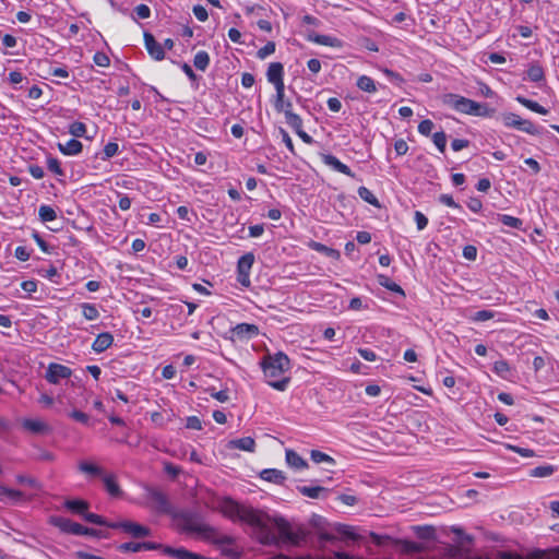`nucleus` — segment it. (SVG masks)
Returning a JSON list of instances; mask_svg holds the SVG:
<instances>
[{
    "instance_id": "24",
    "label": "nucleus",
    "mask_w": 559,
    "mask_h": 559,
    "mask_svg": "<svg viewBox=\"0 0 559 559\" xmlns=\"http://www.w3.org/2000/svg\"><path fill=\"white\" fill-rule=\"evenodd\" d=\"M455 493V499L452 498V501L457 504V507H467L477 495V491H453Z\"/></svg>"
},
{
    "instance_id": "5",
    "label": "nucleus",
    "mask_w": 559,
    "mask_h": 559,
    "mask_svg": "<svg viewBox=\"0 0 559 559\" xmlns=\"http://www.w3.org/2000/svg\"><path fill=\"white\" fill-rule=\"evenodd\" d=\"M138 503L157 514L174 515L177 507L166 491H146Z\"/></svg>"
},
{
    "instance_id": "10",
    "label": "nucleus",
    "mask_w": 559,
    "mask_h": 559,
    "mask_svg": "<svg viewBox=\"0 0 559 559\" xmlns=\"http://www.w3.org/2000/svg\"><path fill=\"white\" fill-rule=\"evenodd\" d=\"M266 78L270 83H272L275 87V91L281 92L285 88L284 85V67L281 62H272L266 71Z\"/></svg>"
},
{
    "instance_id": "13",
    "label": "nucleus",
    "mask_w": 559,
    "mask_h": 559,
    "mask_svg": "<svg viewBox=\"0 0 559 559\" xmlns=\"http://www.w3.org/2000/svg\"><path fill=\"white\" fill-rule=\"evenodd\" d=\"M144 45L150 56L157 61L165 58V51L162 44L157 43L155 37L148 33H144Z\"/></svg>"
},
{
    "instance_id": "23",
    "label": "nucleus",
    "mask_w": 559,
    "mask_h": 559,
    "mask_svg": "<svg viewBox=\"0 0 559 559\" xmlns=\"http://www.w3.org/2000/svg\"><path fill=\"white\" fill-rule=\"evenodd\" d=\"M64 507L72 513L83 516L88 509V502L82 499H68L64 501Z\"/></svg>"
},
{
    "instance_id": "58",
    "label": "nucleus",
    "mask_w": 559,
    "mask_h": 559,
    "mask_svg": "<svg viewBox=\"0 0 559 559\" xmlns=\"http://www.w3.org/2000/svg\"><path fill=\"white\" fill-rule=\"evenodd\" d=\"M186 427L188 429L201 430L202 429V421L197 416H189L187 418Z\"/></svg>"
},
{
    "instance_id": "59",
    "label": "nucleus",
    "mask_w": 559,
    "mask_h": 559,
    "mask_svg": "<svg viewBox=\"0 0 559 559\" xmlns=\"http://www.w3.org/2000/svg\"><path fill=\"white\" fill-rule=\"evenodd\" d=\"M467 207L472 212L478 213L483 209V203H481L480 199H478V198H469V200L467 201Z\"/></svg>"
},
{
    "instance_id": "8",
    "label": "nucleus",
    "mask_w": 559,
    "mask_h": 559,
    "mask_svg": "<svg viewBox=\"0 0 559 559\" xmlns=\"http://www.w3.org/2000/svg\"><path fill=\"white\" fill-rule=\"evenodd\" d=\"M110 528L121 530L122 532L129 534L133 538H144L152 535V531L150 527L142 525L140 523L133 521H119L110 524Z\"/></svg>"
},
{
    "instance_id": "3",
    "label": "nucleus",
    "mask_w": 559,
    "mask_h": 559,
    "mask_svg": "<svg viewBox=\"0 0 559 559\" xmlns=\"http://www.w3.org/2000/svg\"><path fill=\"white\" fill-rule=\"evenodd\" d=\"M260 366L269 385L277 391H285L290 381L289 377L284 374L290 369V360L283 352L266 354Z\"/></svg>"
},
{
    "instance_id": "40",
    "label": "nucleus",
    "mask_w": 559,
    "mask_h": 559,
    "mask_svg": "<svg viewBox=\"0 0 559 559\" xmlns=\"http://www.w3.org/2000/svg\"><path fill=\"white\" fill-rule=\"evenodd\" d=\"M83 519L90 523H93L96 525H102V526H107V527H110V524L114 523V522L106 521L103 516H100L98 514L88 513V512L84 513Z\"/></svg>"
},
{
    "instance_id": "2",
    "label": "nucleus",
    "mask_w": 559,
    "mask_h": 559,
    "mask_svg": "<svg viewBox=\"0 0 559 559\" xmlns=\"http://www.w3.org/2000/svg\"><path fill=\"white\" fill-rule=\"evenodd\" d=\"M173 518L179 521L182 531L186 533L197 534L217 544L231 545L234 543L230 536L222 535L217 537L215 528L206 524L199 512L177 509Z\"/></svg>"
},
{
    "instance_id": "63",
    "label": "nucleus",
    "mask_w": 559,
    "mask_h": 559,
    "mask_svg": "<svg viewBox=\"0 0 559 559\" xmlns=\"http://www.w3.org/2000/svg\"><path fill=\"white\" fill-rule=\"evenodd\" d=\"M394 150L397 155H405L408 151V145L403 139H400L394 143Z\"/></svg>"
},
{
    "instance_id": "26",
    "label": "nucleus",
    "mask_w": 559,
    "mask_h": 559,
    "mask_svg": "<svg viewBox=\"0 0 559 559\" xmlns=\"http://www.w3.org/2000/svg\"><path fill=\"white\" fill-rule=\"evenodd\" d=\"M309 40H311L316 44L329 46V47H338L341 45V43L337 38L328 36V35H319V34L310 35Z\"/></svg>"
},
{
    "instance_id": "61",
    "label": "nucleus",
    "mask_w": 559,
    "mask_h": 559,
    "mask_svg": "<svg viewBox=\"0 0 559 559\" xmlns=\"http://www.w3.org/2000/svg\"><path fill=\"white\" fill-rule=\"evenodd\" d=\"M495 317L493 312L490 311V310H480V311H477L475 314H474V320L475 321H487V320H490Z\"/></svg>"
},
{
    "instance_id": "29",
    "label": "nucleus",
    "mask_w": 559,
    "mask_h": 559,
    "mask_svg": "<svg viewBox=\"0 0 559 559\" xmlns=\"http://www.w3.org/2000/svg\"><path fill=\"white\" fill-rule=\"evenodd\" d=\"M82 314L88 321H94L99 318V311L94 304L83 302L81 304Z\"/></svg>"
},
{
    "instance_id": "49",
    "label": "nucleus",
    "mask_w": 559,
    "mask_h": 559,
    "mask_svg": "<svg viewBox=\"0 0 559 559\" xmlns=\"http://www.w3.org/2000/svg\"><path fill=\"white\" fill-rule=\"evenodd\" d=\"M119 151V145L116 142H109L104 147V156L102 157L104 160L114 157Z\"/></svg>"
},
{
    "instance_id": "36",
    "label": "nucleus",
    "mask_w": 559,
    "mask_h": 559,
    "mask_svg": "<svg viewBox=\"0 0 559 559\" xmlns=\"http://www.w3.org/2000/svg\"><path fill=\"white\" fill-rule=\"evenodd\" d=\"M358 195L367 203L371 204V205H374V206H380L379 204V201L378 199L376 198V195L366 187H359L358 188Z\"/></svg>"
},
{
    "instance_id": "39",
    "label": "nucleus",
    "mask_w": 559,
    "mask_h": 559,
    "mask_svg": "<svg viewBox=\"0 0 559 559\" xmlns=\"http://www.w3.org/2000/svg\"><path fill=\"white\" fill-rule=\"evenodd\" d=\"M499 221L503 225H506L508 227L516 228V229H520L523 225V222L520 218L511 216V215H507V214H500Z\"/></svg>"
},
{
    "instance_id": "54",
    "label": "nucleus",
    "mask_w": 559,
    "mask_h": 559,
    "mask_svg": "<svg viewBox=\"0 0 559 559\" xmlns=\"http://www.w3.org/2000/svg\"><path fill=\"white\" fill-rule=\"evenodd\" d=\"M94 62L99 66V67H108L110 64V60H109V57L105 53V52H96L94 55Z\"/></svg>"
},
{
    "instance_id": "15",
    "label": "nucleus",
    "mask_w": 559,
    "mask_h": 559,
    "mask_svg": "<svg viewBox=\"0 0 559 559\" xmlns=\"http://www.w3.org/2000/svg\"><path fill=\"white\" fill-rule=\"evenodd\" d=\"M285 461L286 464L295 471H304L309 468L307 461L292 449H287L285 451Z\"/></svg>"
},
{
    "instance_id": "22",
    "label": "nucleus",
    "mask_w": 559,
    "mask_h": 559,
    "mask_svg": "<svg viewBox=\"0 0 559 559\" xmlns=\"http://www.w3.org/2000/svg\"><path fill=\"white\" fill-rule=\"evenodd\" d=\"M229 448L238 449V450H242V451L252 453L255 451V441L251 437H243V438L231 440L229 442Z\"/></svg>"
},
{
    "instance_id": "6",
    "label": "nucleus",
    "mask_w": 559,
    "mask_h": 559,
    "mask_svg": "<svg viewBox=\"0 0 559 559\" xmlns=\"http://www.w3.org/2000/svg\"><path fill=\"white\" fill-rule=\"evenodd\" d=\"M274 108L277 112H283L285 115L286 123L289 127H299L300 116L293 112L292 102L285 100V88L282 90L281 96L278 92H276Z\"/></svg>"
},
{
    "instance_id": "37",
    "label": "nucleus",
    "mask_w": 559,
    "mask_h": 559,
    "mask_svg": "<svg viewBox=\"0 0 559 559\" xmlns=\"http://www.w3.org/2000/svg\"><path fill=\"white\" fill-rule=\"evenodd\" d=\"M471 559H524V558L522 556L511 552V551L499 550L496 552L493 558L486 557V556H475Z\"/></svg>"
},
{
    "instance_id": "64",
    "label": "nucleus",
    "mask_w": 559,
    "mask_h": 559,
    "mask_svg": "<svg viewBox=\"0 0 559 559\" xmlns=\"http://www.w3.org/2000/svg\"><path fill=\"white\" fill-rule=\"evenodd\" d=\"M358 353L367 361H374L377 359V355L372 349L359 348Z\"/></svg>"
},
{
    "instance_id": "7",
    "label": "nucleus",
    "mask_w": 559,
    "mask_h": 559,
    "mask_svg": "<svg viewBox=\"0 0 559 559\" xmlns=\"http://www.w3.org/2000/svg\"><path fill=\"white\" fill-rule=\"evenodd\" d=\"M501 120L507 128H514L531 135L539 133L538 129L532 121L522 119L516 114L504 112L501 115Z\"/></svg>"
},
{
    "instance_id": "42",
    "label": "nucleus",
    "mask_w": 559,
    "mask_h": 559,
    "mask_svg": "<svg viewBox=\"0 0 559 559\" xmlns=\"http://www.w3.org/2000/svg\"><path fill=\"white\" fill-rule=\"evenodd\" d=\"M555 468L551 465L537 466L531 469L530 475L534 477H547L552 475Z\"/></svg>"
},
{
    "instance_id": "16",
    "label": "nucleus",
    "mask_w": 559,
    "mask_h": 559,
    "mask_svg": "<svg viewBox=\"0 0 559 559\" xmlns=\"http://www.w3.org/2000/svg\"><path fill=\"white\" fill-rule=\"evenodd\" d=\"M261 479L272 483L276 486H284L286 480V475L283 471L276 468H267L263 469L260 473Z\"/></svg>"
},
{
    "instance_id": "27",
    "label": "nucleus",
    "mask_w": 559,
    "mask_h": 559,
    "mask_svg": "<svg viewBox=\"0 0 559 559\" xmlns=\"http://www.w3.org/2000/svg\"><path fill=\"white\" fill-rule=\"evenodd\" d=\"M254 262L253 253L243 254L237 263V273H250V270Z\"/></svg>"
},
{
    "instance_id": "11",
    "label": "nucleus",
    "mask_w": 559,
    "mask_h": 559,
    "mask_svg": "<svg viewBox=\"0 0 559 559\" xmlns=\"http://www.w3.org/2000/svg\"><path fill=\"white\" fill-rule=\"evenodd\" d=\"M51 523L56 527L60 528L62 532L68 533V534L81 536V535H83V533L86 532V531H83V525H81L76 522H73L69 519L62 518V516L51 518Z\"/></svg>"
},
{
    "instance_id": "17",
    "label": "nucleus",
    "mask_w": 559,
    "mask_h": 559,
    "mask_svg": "<svg viewBox=\"0 0 559 559\" xmlns=\"http://www.w3.org/2000/svg\"><path fill=\"white\" fill-rule=\"evenodd\" d=\"M28 499L24 491H0V502L4 504H20Z\"/></svg>"
},
{
    "instance_id": "28",
    "label": "nucleus",
    "mask_w": 559,
    "mask_h": 559,
    "mask_svg": "<svg viewBox=\"0 0 559 559\" xmlns=\"http://www.w3.org/2000/svg\"><path fill=\"white\" fill-rule=\"evenodd\" d=\"M357 87L367 93H376V82L368 75H361L357 80Z\"/></svg>"
},
{
    "instance_id": "38",
    "label": "nucleus",
    "mask_w": 559,
    "mask_h": 559,
    "mask_svg": "<svg viewBox=\"0 0 559 559\" xmlns=\"http://www.w3.org/2000/svg\"><path fill=\"white\" fill-rule=\"evenodd\" d=\"M79 469L85 474L91 475V476H102L103 475L102 469L97 465L90 463V462H81L79 464Z\"/></svg>"
},
{
    "instance_id": "60",
    "label": "nucleus",
    "mask_w": 559,
    "mask_h": 559,
    "mask_svg": "<svg viewBox=\"0 0 559 559\" xmlns=\"http://www.w3.org/2000/svg\"><path fill=\"white\" fill-rule=\"evenodd\" d=\"M415 222L418 230H423L426 228L428 224V218L419 211L415 212Z\"/></svg>"
},
{
    "instance_id": "31",
    "label": "nucleus",
    "mask_w": 559,
    "mask_h": 559,
    "mask_svg": "<svg viewBox=\"0 0 559 559\" xmlns=\"http://www.w3.org/2000/svg\"><path fill=\"white\" fill-rule=\"evenodd\" d=\"M516 100L521 105L525 106L526 108L531 109L534 112H537V114H540V115H546L548 112V110L546 108H544L543 106H540L537 102L527 99V98H525L523 96H518Z\"/></svg>"
},
{
    "instance_id": "4",
    "label": "nucleus",
    "mask_w": 559,
    "mask_h": 559,
    "mask_svg": "<svg viewBox=\"0 0 559 559\" xmlns=\"http://www.w3.org/2000/svg\"><path fill=\"white\" fill-rule=\"evenodd\" d=\"M442 102L444 105L461 114L476 117H491L495 111L486 104H480L464 96L452 93L443 95Z\"/></svg>"
},
{
    "instance_id": "1",
    "label": "nucleus",
    "mask_w": 559,
    "mask_h": 559,
    "mask_svg": "<svg viewBox=\"0 0 559 559\" xmlns=\"http://www.w3.org/2000/svg\"><path fill=\"white\" fill-rule=\"evenodd\" d=\"M205 504L233 521L239 520L251 525L255 538L264 546L299 547L307 540L309 534L302 525H293L282 516L272 518L262 511L240 504L229 497H212Z\"/></svg>"
},
{
    "instance_id": "55",
    "label": "nucleus",
    "mask_w": 559,
    "mask_h": 559,
    "mask_svg": "<svg viewBox=\"0 0 559 559\" xmlns=\"http://www.w3.org/2000/svg\"><path fill=\"white\" fill-rule=\"evenodd\" d=\"M212 397L221 403H225L229 400L228 392L226 390L215 391L214 389L209 390Z\"/></svg>"
},
{
    "instance_id": "21",
    "label": "nucleus",
    "mask_w": 559,
    "mask_h": 559,
    "mask_svg": "<svg viewBox=\"0 0 559 559\" xmlns=\"http://www.w3.org/2000/svg\"><path fill=\"white\" fill-rule=\"evenodd\" d=\"M22 426L33 433H46L50 431V427L39 419H24Z\"/></svg>"
},
{
    "instance_id": "46",
    "label": "nucleus",
    "mask_w": 559,
    "mask_h": 559,
    "mask_svg": "<svg viewBox=\"0 0 559 559\" xmlns=\"http://www.w3.org/2000/svg\"><path fill=\"white\" fill-rule=\"evenodd\" d=\"M492 370L498 376L507 378V374L510 372V366L506 360H498L493 364Z\"/></svg>"
},
{
    "instance_id": "25",
    "label": "nucleus",
    "mask_w": 559,
    "mask_h": 559,
    "mask_svg": "<svg viewBox=\"0 0 559 559\" xmlns=\"http://www.w3.org/2000/svg\"><path fill=\"white\" fill-rule=\"evenodd\" d=\"M163 552L167 556L175 557L177 559H193L194 552L187 550L186 548H173L165 546Z\"/></svg>"
},
{
    "instance_id": "35",
    "label": "nucleus",
    "mask_w": 559,
    "mask_h": 559,
    "mask_svg": "<svg viewBox=\"0 0 559 559\" xmlns=\"http://www.w3.org/2000/svg\"><path fill=\"white\" fill-rule=\"evenodd\" d=\"M312 248L316 251L321 252V253H323L326 257L332 258V259H338L340 255H341L340 251H337V250H335L333 248L326 247L325 245L320 243V242H313L312 243Z\"/></svg>"
},
{
    "instance_id": "57",
    "label": "nucleus",
    "mask_w": 559,
    "mask_h": 559,
    "mask_svg": "<svg viewBox=\"0 0 559 559\" xmlns=\"http://www.w3.org/2000/svg\"><path fill=\"white\" fill-rule=\"evenodd\" d=\"M134 12L139 19L145 20L151 16V9L146 4H139L135 7Z\"/></svg>"
},
{
    "instance_id": "19",
    "label": "nucleus",
    "mask_w": 559,
    "mask_h": 559,
    "mask_svg": "<svg viewBox=\"0 0 559 559\" xmlns=\"http://www.w3.org/2000/svg\"><path fill=\"white\" fill-rule=\"evenodd\" d=\"M59 151L68 156H74L82 152L83 145L76 139H71L66 143H58Z\"/></svg>"
},
{
    "instance_id": "9",
    "label": "nucleus",
    "mask_w": 559,
    "mask_h": 559,
    "mask_svg": "<svg viewBox=\"0 0 559 559\" xmlns=\"http://www.w3.org/2000/svg\"><path fill=\"white\" fill-rule=\"evenodd\" d=\"M72 376V370L60 364L51 362L48 365L45 378L49 383L58 384L62 379H68Z\"/></svg>"
},
{
    "instance_id": "62",
    "label": "nucleus",
    "mask_w": 559,
    "mask_h": 559,
    "mask_svg": "<svg viewBox=\"0 0 559 559\" xmlns=\"http://www.w3.org/2000/svg\"><path fill=\"white\" fill-rule=\"evenodd\" d=\"M70 417L73 418L74 420L79 421V423H82L84 425H87L88 424V416L81 412V411H73L70 413Z\"/></svg>"
},
{
    "instance_id": "44",
    "label": "nucleus",
    "mask_w": 559,
    "mask_h": 559,
    "mask_svg": "<svg viewBox=\"0 0 559 559\" xmlns=\"http://www.w3.org/2000/svg\"><path fill=\"white\" fill-rule=\"evenodd\" d=\"M432 142L441 153H444L447 145V135L443 131L433 133Z\"/></svg>"
},
{
    "instance_id": "47",
    "label": "nucleus",
    "mask_w": 559,
    "mask_h": 559,
    "mask_svg": "<svg viewBox=\"0 0 559 559\" xmlns=\"http://www.w3.org/2000/svg\"><path fill=\"white\" fill-rule=\"evenodd\" d=\"M118 550L120 552H139L142 551L141 542L134 543V542H128L123 543L118 546Z\"/></svg>"
},
{
    "instance_id": "12",
    "label": "nucleus",
    "mask_w": 559,
    "mask_h": 559,
    "mask_svg": "<svg viewBox=\"0 0 559 559\" xmlns=\"http://www.w3.org/2000/svg\"><path fill=\"white\" fill-rule=\"evenodd\" d=\"M230 332L234 340L245 341L257 336L259 328L251 323H239Z\"/></svg>"
},
{
    "instance_id": "34",
    "label": "nucleus",
    "mask_w": 559,
    "mask_h": 559,
    "mask_svg": "<svg viewBox=\"0 0 559 559\" xmlns=\"http://www.w3.org/2000/svg\"><path fill=\"white\" fill-rule=\"evenodd\" d=\"M544 70L537 63L531 64L530 68L527 69V78L532 82H540L544 80Z\"/></svg>"
},
{
    "instance_id": "50",
    "label": "nucleus",
    "mask_w": 559,
    "mask_h": 559,
    "mask_svg": "<svg viewBox=\"0 0 559 559\" xmlns=\"http://www.w3.org/2000/svg\"><path fill=\"white\" fill-rule=\"evenodd\" d=\"M336 531L343 535V536H346L353 540H357L359 537L357 534L354 533V530L352 526L349 525H345V524H338L336 526Z\"/></svg>"
},
{
    "instance_id": "30",
    "label": "nucleus",
    "mask_w": 559,
    "mask_h": 559,
    "mask_svg": "<svg viewBox=\"0 0 559 559\" xmlns=\"http://www.w3.org/2000/svg\"><path fill=\"white\" fill-rule=\"evenodd\" d=\"M39 219L43 223L52 222L57 218V212L50 205H40L38 210Z\"/></svg>"
},
{
    "instance_id": "41",
    "label": "nucleus",
    "mask_w": 559,
    "mask_h": 559,
    "mask_svg": "<svg viewBox=\"0 0 559 559\" xmlns=\"http://www.w3.org/2000/svg\"><path fill=\"white\" fill-rule=\"evenodd\" d=\"M415 532L420 539L429 540L435 538V528L431 526H416Z\"/></svg>"
},
{
    "instance_id": "53",
    "label": "nucleus",
    "mask_w": 559,
    "mask_h": 559,
    "mask_svg": "<svg viewBox=\"0 0 559 559\" xmlns=\"http://www.w3.org/2000/svg\"><path fill=\"white\" fill-rule=\"evenodd\" d=\"M192 11H193L194 16L200 22H205L207 20V17H209V13H207L206 9L203 5H201V4L194 5Z\"/></svg>"
},
{
    "instance_id": "43",
    "label": "nucleus",
    "mask_w": 559,
    "mask_h": 559,
    "mask_svg": "<svg viewBox=\"0 0 559 559\" xmlns=\"http://www.w3.org/2000/svg\"><path fill=\"white\" fill-rule=\"evenodd\" d=\"M69 132L73 136L82 138L86 133V126L83 122L74 121L73 123L70 124Z\"/></svg>"
},
{
    "instance_id": "18",
    "label": "nucleus",
    "mask_w": 559,
    "mask_h": 559,
    "mask_svg": "<svg viewBox=\"0 0 559 559\" xmlns=\"http://www.w3.org/2000/svg\"><path fill=\"white\" fill-rule=\"evenodd\" d=\"M114 343V336L109 332H104L97 335L92 344V348L96 353H103L109 348Z\"/></svg>"
},
{
    "instance_id": "14",
    "label": "nucleus",
    "mask_w": 559,
    "mask_h": 559,
    "mask_svg": "<svg viewBox=\"0 0 559 559\" xmlns=\"http://www.w3.org/2000/svg\"><path fill=\"white\" fill-rule=\"evenodd\" d=\"M321 160L323 162L324 165L329 166L335 171H338L352 178L355 176L347 165L343 164L337 157H335L332 154H321Z\"/></svg>"
},
{
    "instance_id": "56",
    "label": "nucleus",
    "mask_w": 559,
    "mask_h": 559,
    "mask_svg": "<svg viewBox=\"0 0 559 559\" xmlns=\"http://www.w3.org/2000/svg\"><path fill=\"white\" fill-rule=\"evenodd\" d=\"M296 133L298 134V136L307 144H311L312 143V138L302 130V119L300 118V123H299V127H292Z\"/></svg>"
},
{
    "instance_id": "32",
    "label": "nucleus",
    "mask_w": 559,
    "mask_h": 559,
    "mask_svg": "<svg viewBox=\"0 0 559 559\" xmlns=\"http://www.w3.org/2000/svg\"><path fill=\"white\" fill-rule=\"evenodd\" d=\"M194 67L200 71H205L210 64V56L206 51H198L193 59Z\"/></svg>"
},
{
    "instance_id": "33",
    "label": "nucleus",
    "mask_w": 559,
    "mask_h": 559,
    "mask_svg": "<svg viewBox=\"0 0 559 559\" xmlns=\"http://www.w3.org/2000/svg\"><path fill=\"white\" fill-rule=\"evenodd\" d=\"M378 283L393 293L404 295L402 287L383 274L378 275Z\"/></svg>"
},
{
    "instance_id": "52",
    "label": "nucleus",
    "mask_w": 559,
    "mask_h": 559,
    "mask_svg": "<svg viewBox=\"0 0 559 559\" xmlns=\"http://www.w3.org/2000/svg\"><path fill=\"white\" fill-rule=\"evenodd\" d=\"M433 127H435V124H433V122L431 120H429V119L423 120L418 124V132L421 135L428 136V135H430Z\"/></svg>"
},
{
    "instance_id": "20",
    "label": "nucleus",
    "mask_w": 559,
    "mask_h": 559,
    "mask_svg": "<svg viewBox=\"0 0 559 559\" xmlns=\"http://www.w3.org/2000/svg\"><path fill=\"white\" fill-rule=\"evenodd\" d=\"M310 459L314 464L324 465L326 471H331L330 468L336 465V462L332 456L319 450H312L310 452Z\"/></svg>"
},
{
    "instance_id": "51",
    "label": "nucleus",
    "mask_w": 559,
    "mask_h": 559,
    "mask_svg": "<svg viewBox=\"0 0 559 559\" xmlns=\"http://www.w3.org/2000/svg\"><path fill=\"white\" fill-rule=\"evenodd\" d=\"M275 44L273 41L266 43L262 48H260L257 52V57L259 59H265L270 55L274 53Z\"/></svg>"
},
{
    "instance_id": "48",
    "label": "nucleus",
    "mask_w": 559,
    "mask_h": 559,
    "mask_svg": "<svg viewBox=\"0 0 559 559\" xmlns=\"http://www.w3.org/2000/svg\"><path fill=\"white\" fill-rule=\"evenodd\" d=\"M400 543L405 552H421L424 550V546L415 542L401 540Z\"/></svg>"
},
{
    "instance_id": "45",
    "label": "nucleus",
    "mask_w": 559,
    "mask_h": 559,
    "mask_svg": "<svg viewBox=\"0 0 559 559\" xmlns=\"http://www.w3.org/2000/svg\"><path fill=\"white\" fill-rule=\"evenodd\" d=\"M47 168L57 176H63L64 171L61 168L60 162L52 156L47 157Z\"/></svg>"
}]
</instances>
